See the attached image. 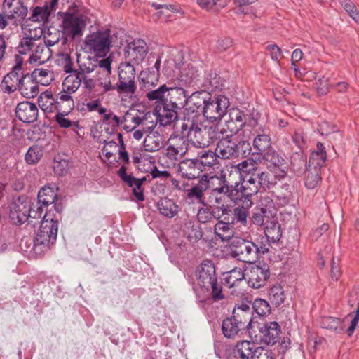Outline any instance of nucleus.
I'll return each instance as SVG.
<instances>
[{"label":"nucleus","mask_w":359,"mask_h":359,"mask_svg":"<svg viewBox=\"0 0 359 359\" xmlns=\"http://www.w3.org/2000/svg\"><path fill=\"white\" fill-rule=\"evenodd\" d=\"M149 101H155L154 114L161 126H166L178 119L179 111L187 104L188 93L181 87H168L163 84L147 92Z\"/></svg>","instance_id":"1"},{"label":"nucleus","mask_w":359,"mask_h":359,"mask_svg":"<svg viewBox=\"0 0 359 359\" xmlns=\"http://www.w3.org/2000/svg\"><path fill=\"white\" fill-rule=\"evenodd\" d=\"M184 133L194 151L196 148L205 149L214 140L219 138L217 127L205 126L201 120H196L193 116H189L187 121H182L181 133Z\"/></svg>","instance_id":"2"},{"label":"nucleus","mask_w":359,"mask_h":359,"mask_svg":"<svg viewBox=\"0 0 359 359\" xmlns=\"http://www.w3.org/2000/svg\"><path fill=\"white\" fill-rule=\"evenodd\" d=\"M219 138L217 143V156L222 159L244 158L250 154L251 146L249 142L238 138L235 133L224 135L219 132Z\"/></svg>","instance_id":"3"},{"label":"nucleus","mask_w":359,"mask_h":359,"mask_svg":"<svg viewBox=\"0 0 359 359\" xmlns=\"http://www.w3.org/2000/svg\"><path fill=\"white\" fill-rule=\"evenodd\" d=\"M197 283L201 289L210 292L214 302L224 299L222 286L218 283L215 266L210 260H204L196 270Z\"/></svg>","instance_id":"4"},{"label":"nucleus","mask_w":359,"mask_h":359,"mask_svg":"<svg viewBox=\"0 0 359 359\" xmlns=\"http://www.w3.org/2000/svg\"><path fill=\"white\" fill-rule=\"evenodd\" d=\"M57 231L58 221L46 214L33 240L32 250L37 256H42L55 243Z\"/></svg>","instance_id":"5"},{"label":"nucleus","mask_w":359,"mask_h":359,"mask_svg":"<svg viewBox=\"0 0 359 359\" xmlns=\"http://www.w3.org/2000/svg\"><path fill=\"white\" fill-rule=\"evenodd\" d=\"M121 44L118 32H113L109 29H99L96 32L88 35L85 39L87 48L97 55H105L111 46H118Z\"/></svg>","instance_id":"6"},{"label":"nucleus","mask_w":359,"mask_h":359,"mask_svg":"<svg viewBox=\"0 0 359 359\" xmlns=\"http://www.w3.org/2000/svg\"><path fill=\"white\" fill-rule=\"evenodd\" d=\"M136 73L133 64L130 62H121L118 67V81L114 90L121 95L131 97L137 90L135 83Z\"/></svg>","instance_id":"7"},{"label":"nucleus","mask_w":359,"mask_h":359,"mask_svg":"<svg viewBox=\"0 0 359 359\" xmlns=\"http://www.w3.org/2000/svg\"><path fill=\"white\" fill-rule=\"evenodd\" d=\"M253 330L249 331L252 340L261 341L266 345H273L279 339L280 327L276 321L265 323H256Z\"/></svg>","instance_id":"8"},{"label":"nucleus","mask_w":359,"mask_h":359,"mask_svg":"<svg viewBox=\"0 0 359 359\" xmlns=\"http://www.w3.org/2000/svg\"><path fill=\"white\" fill-rule=\"evenodd\" d=\"M231 256L238 261L252 263L257 260L255 243L240 237L234 238L229 246Z\"/></svg>","instance_id":"9"},{"label":"nucleus","mask_w":359,"mask_h":359,"mask_svg":"<svg viewBox=\"0 0 359 359\" xmlns=\"http://www.w3.org/2000/svg\"><path fill=\"white\" fill-rule=\"evenodd\" d=\"M229 107V101L225 95L212 96L209 94L203 116L210 122L220 121L226 114Z\"/></svg>","instance_id":"10"},{"label":"nucleus","mask_w":359,"mask_h":359,"mask_svg":"<svg viewBox=\"0 0 359 359\" xmlns=\"http://www.w3.org/2000/svg\"><path fill=\"white\" fill-rule=\"evenodd\" d=\"M241 173L250 174L260 189L266 190L275 184L271 174L259 168L255 161L247 159L237 165Z\"/></svg>","instance_id":"11"},{"label":"nucleus","mask_w":359,"mask_h":359,"mask_svg":"<svg viewBox=\"0 0 359 359\" xmlns=\"http://www.w3.org/2000/svg\"><path fill=\"white\" fill-rule=\"evenodd\" d=\"M189 144L185 133L182 135H172L168 139L165 156L170 160H177L179 156L182 158L186 154L194 156L196 151Z\"/></svg>","instance_id":"12"},{"label":"nucleus","mask_w":359,"mask_h":359,"mask_svg":"<svg viewBox=\"0 0 359 359\" xmlns=\"http://www.w3.org/2000/svg\"><path fill=\"white\" fill-rule=\"evenodd\" d=\"M208 95L209 93L204 91H196L191 95L188 94L187 104L183 111L182 121H187L189 116H194L196 120H201V114H203Z\"/></svg>","instance_id":"13"},{"label":"nucleus","mask_w":359,"mask_h":359,"mask_svg":"<svg viewBox=\"0 0 359 359\" xmlns=\"http://www.w3.org/2000/svg\"><path fill=\"white\" fill-rule=\"evenodd\" d=\"M86 25V17L84 15L69 13L64 14L62 29L67 38L73 40L82 36Z\"/></svg>","instance_id":"14"},{"label":"nucleus","mask_w":359,"mask_h":359,"mask_svg":"<svg viewBox=\"0 0 359 359\" xmlns=\"http://www.w3.org/2000/svg\"><path fill=\"white\" fill-rule=\"evenodd\" d=\"M269 266L265 263L259 262L252 266L246 271V280L249 287L259 289L264 287L270 277Z\"/></svg>","instance_id":"15"},{"label":"nucleus","mask_w":359,"mask_h":359,"mask_svg":"<svg viewBox=\"0 0 359 359\" xmlns=\"http://www.w3.org/2000/svg\"><path fill=\"white\" fill-rule=\"evenodd\" d=\"M15 65L12 68V70L4 76L1 86L5 93H12L15 92L21 82V78L24 77L25 74L22 71V66L23 64V58L22 56L15 55Z\"/></svg>","instance_id":"16"},{"label":"nucleus","mask_w":359,"mask_h":359,"mask_svg":"<svg viewBox=\"0 0 359 359\" xmlns=\"http://www.w3.org/2000/svg\"><path fill=\"white\" fill-rule=\"evenodd\" d=\"M148 53V48L146 42L141 39H136L128 43L124 50V56L133 65H138L142 63Z\"/></svg>","instance_id":"17"},{"label":"nucleus","mask_w":359,"mask_h":359,"mask_svg":"<svg viewBox=\"0 0 359 359\" xmlns=\"http://www.w3.org/2000/svg\"><path fill=\"white\" fill-rule=\"evenodd\" d=\"M250 306V302H245L243 301L238 303L234 306L231 315V317L233 318V320H236L245 329H247L248 332L253 330V325L257 323L252 322V311Z\"/></svg>","instance_id":"18"},{"label":"nucleus","mask_w":359,"mask_h":359,"mask_svg":"<svg viewBox=\"0 0 359 359\" xmlns=\"http://www.w3.org/2000/svg\"><path fill=\"white\" fill-rule=\"evenodd\" d=\"M267 166L276 177H284L287 172V164L285 158L273 149L268 150L263 156Z\"/></svg>","instance_id":"19"},{"label":"nucleus","mask_w":359,"mask_h":359,"mask_svg":"<svg viewBox=\"0 0 359 359\" xmlns=\"http://www.w3.org/2000/svg\"><path fill=\"white\" fill-rule=\"evenodd\" d=\"M147 114H143L142 113L133 114L132 111H127L123 116L122 121L120 120L118 116L114 114L111 119L114 122L113 126L118 127L121 123H125L123 126L124 129L131 130L139 125H144L145 122L147 121Z\"/></svg>","instance_id":"20"},{"label":"nucleus","mask_w":359,"mask_h":359,"mask_svg":"<svg viewBox=\"0 0 359 359\" xmlns=\"http://www.w3.org/2000/svg\"><path fill=\"white\" fill-rule=\"evenodd\" d=\"M117 174L121 180L128 187H133V194L139 201H144L142 184L143 182L146 181L145 177L137 179L132 175H128L126 173V168L125 165H122L120 168Z\"/></svg>","instance_id":"21"},{"label":"nucleus","mask_w":359,"mask_h":359,"mask_svg":"<svg viewBox=\"0 0 359 359\" xmlns=\"http://www.w3.org/2000/svg\"><path fill=\"white\" fill-rule=\"evenodd\" d=\"M227 113L226 126L231 133L236 134L246 125L248 114L236 107L230 109Z\"/></svg>","instance_id":"22"},{"label":"nucleus","mask_w":359,"mask_h":359,"mask_svg":"<svg viewBox=\"0 0 359 359\" xmlns=\"http://www.w3.org/2000/svg\"><path fill=\"white\" fill-rule=\"evenodd\" d=\"M15 114L22 122L32 123L38 118L39 109L34 103L29 101L21 102L16 107Z\"/></svg>","instance_id":"23"},{"label":"nucleus","mask_w":359,"mask_h":359,"mask_svg":"<svg viewBox=\"0 0 359 359\" xmlns=\"http://www.w3.org/2000/svg\"><path fill=\"white\" fill-rule=\"evenodd\" d=\"M210 176L208 175H203L197 184L186 191L187 199L190 200L192 202L196 201L199 203L204 204V192L210 188Z\"/></svg>","instance_id":"24"},{"label":"nucleus","mask_w":359,"mask_h":359,"mask_svg":"<svg viewBox=\"0 0 359 359\" xmlns=\"http://www.w3.org/2000/svg\"><path fill=\"white\" fill-rule=\"evenodd\" d=\"M203 170L194 157L184 159L179 163L178 172L182 177L188 180L201 178Z\"/></svg>","instance_id":"25"},{"label":"nucleus","mask_w":359,"mask_h":359,"mask_svg":"<svg viewBox=\"0 0 359 359\" xmlns=\"http://www.w3.org/2000/svg\"><path fill=\"white\" fill-rule=\"evenodd\" d=\"M2 6L11 20H23L28 13V8L22 0H4Z\"/></svg>","instance_id":"26"},{"label":"nucleus","mask_w":359,"mask_h":359,"mask_svg":"<svg viewBox=\"0 0 359 359\" xmlns=\"http://www.w3.org/2000/svg\"><path fill=\"white\" fill-rule=\"evenodd\" d=\"M9 209V217L13 224L20 225L28 221L27 213L29 210L28 203L23 202L20 198H18L11 203Z\"/></svg>","instance_id":"27"},{"label":"nucleus","mask_w":359,"mask_h":359,"mask_svg":"<svg viewBox=\"0 0 359 359\" xmlns=\"http://www.w3.org/2000/svg\"><path fill=\"white\" fill-rule=\"evenodd\" d=\"M21 95L27 98H32L39 94V84L32 74L26 73L21 78L18 89Z\"/></svg>","instance_id":"28"},{"label":"nucleus","mask_w":359,"mask_h":359,"mask_svg":"<svg viewBox=\"0 0 359 359\" xmlns=\"http://www.w3.org/2000/svg\"><path fill=\"white\" fill-rule=\"evenodd\" d=\"M97 63L96 74L104 75V81L101 82V86L103 87L104 92L114 90V88L111 81V60L109 58H104L101 60H97Z\"/></svg>","instance_id":"29"},{"label":"nucleus","mask_w":359,"mask_h":359,"mask_svg":"<svg viewBox=\"0 0 359 359\" xmlns=\"http://www.w3.org/2000/svg\"><path fill=\"white\" fill-rule=\"evenodd\" d=\"M243 175V182L239 187V191L241 196L244 198V200L251 199V197L260 190L257 182L255 181L252 175L248 173H241Z\"/></svg>","instance_id":"30"},{"label":"nucleus","mask_w":359,"mask_h":359,"mask_svg":"<svg viewBox=\"0 0 359 359\" xmlns=\"http://www.w3.org/2000/svg\"><path fill=\"white\" fill-rule=\"evenodd\" d=\"M259 351H263V348L256 346L254 342L250 341H241L236 346V355L241 359H254Z\"/></svg>","instance_id":"31"},{"label":"nucleus","mask_w":359,"mask_h":359,"mask_svg":"<svg viewBox=\"0 0 359 359\" xmlns=\"http://www.w3.org/2000/svg\"><path fill=\"white\" fill-rule=\"evenodd\" d=\"M35 49L32 51V55L29 57V62L34 65H41L50 60L52 57V52L44 43L35 45Z\"/></svg>","instance_id":"32"},{"label":"nucleus","mask_w":359,"mask_h":359,"mask_svg":"<svg viewBox=\"0 0 359 359\" xmlns=\"http://www.w3.org/2000/svg\"><path fill=\"white\" fill-rule=\"evenodd\" d=\"M252 204V199L244 200L242 205H238L233 208L234 224L238 223L243 226H247L249 210Z\"/></svg>","instance_id":"33"},{"label":"nucleus","mask_w":359,"mask_h":359,"mask_svg":"<svg viewBox=\"0 0 359 359\" xmlns=\"http://www.w3.org/2000/svg\"><path fill=\"white\" fill-rule=\"evenodd\" d=\"M224 285L229 288L237 287L243 280H246V273L238 267H235L230 271L224 273Z\"/></svg>","instance_id":"34"},{"label":"nucleus","mask_w":359,"mask_h":359,"mask_svg":"<svg viewBox=\"0 0 359 359\" xmlns=\"http://www.w3.org/2000/svg\"><path fill=\"white\" fill-rule=\"evenodd\" d=\"M318 325L320 327L329 330L337 334L344 332V322L338 318L324 316L318 319Z\"/></svg>","instance_id":"35"},{"label":"nucleus","mask_w":359,"mask_h":359,"mask_svg":"<svg viewBox=\"0 0 359 359\" xmlns=\"http://www.w3.org/2000/svg\"><path fill=\"white\" fill-rule=\"evenodd\" d=\"M245 329L233 320V318L228 317L223 320L222 325V331L225 337L233 339L240 332H242Z\"/></svg>","instance_id":"36"},{"label":"nucleus","mask_w":359,"mask_h":359,"mask_svg":"<svg viewBox=\"0 0 359 359\" xmlns=\"http://www.w3.org/2000/svg\"><path fill=\"white\" fill-rule=\"evenodd\" d=\"M77 63L79 69L75 71L81 76L89 75L90 73L95 72L97 67V59L95 57H83L82 58L77 57Z\"/></svg>","instance_id":"37"},{"label":"nucleus","mask_w":359,"mask_h":359,"mask_svg":"<svg viewBox=\"0 0 359 359\" xmlns=\"http://www.w3.org/2000/svg\"><path fill=\"white\" fill-rule=\"evenodd\" d=\"M214 230L215 235L222 241L233 240L236 233L234 224L229 222H222L220 220L215 224Z\"/></svg>","instance_id":"38"},{"label":"nucleus","mask_w":359,"mask_h":359,"mask_svg":"<svg viewBox=\"0 0 359 359\" xmlns=\"http://www.w3.org/2000/svg\"><path fill=\"white\" fill-rule=\"evenodd\" d=\"M72 93H67L63 90L56 95L55 102L57 111L69 113L74 107V102L71 96Z\"/></svg>","instance_id":"39"},{"label":"nucleus","mask_w":359,"mask_h":359,"mask_svg":"<svg viewBox=\"0 0 359 359\" xmlns=\"http://www.w3.org/2000/svg\"><path fill=\"white\" fill-rule=\"evenodd\" d=\"M156 206L160 213L166 217L172 218L179 212V206L176 205L173 200L168 198H161Z\"/></svg>","instance_id":"40"},{"label":"nucleus","mask_w":359,"mask_h":359,"mask_svg":"<svg viewBox=\"0 0 359 359\" xmlns=\"http://www.w3.org/2000/svg\"><path fill=\"white\" fill-rule=\"evenodd\" d=\"M264 233L268 241L276 243L280 241L283 231L280 224L272 220L266 222Z\"/></svg>","instance_id":"41"},{"label":"nucleus","mask_w":359,"mask_h":359,"mask_svg":"<svg viewBox=\"0 0 359 359\" xmlns=\"http://www.w3.org/2000/svg\"><path fill=\"white\" fill-rule=\"evenodd\" d=\"M140 85L141 88H144L147 92L150 91L151 87L157 85L159 79V74H157L156 70L146 69L140 74Z\"/></svg>","instance_id":"42"},{"label":"nucleus","mask_w":359,"mask_h":359,"mask_svg":"<svg viewBox=\"0 0 359 359\" xmlns=\"http://www.w3.org/2000/svg\"><path fill=\"white\" fill-rule=\"evenodd\" d=\"M201 149L202 150L197 152L196 156H195L194 158L198 160V163L204 170L206 167L210 168L215 164L217 160V154L216 151L213 152L210 150H205V149Z\"/></svg>","instance_id":"43"},{"label":"nucleus","mask_w":359,"mask_h":359,"mask_svg":"<svg viewBox=\"0 0 359 359\" xmlns=\"http://www.w3.org/2000/svg\"><path fill=\"white\" fill-rule=\"evenodd\" d=\"M39 105L45 112H53L57 111L55 98L53 97L51 91L46 90L42 93L38 99Z\"/></svg>","instance_id":"44"},{"label":"nucleus","mask_w":359,"mask_h":359,"mask_svg":"<svg viewBox=\"0 0 359 359\" xmlns=\"http://www.w3.org/2000/svg\"><path fill=\"white\" fill-rule=\"evenodd\" d=\"M38 84L48 86L54 80V73L52 70L44 68H36L32 73Z\"/></svg>","instance_id":"45"},{"label":"nucleus","mask_w":359,"mask_h":359,"mask_svg":"<svg viewBox=\"0 0 359 359\" xmlns=\"http://www.w3.org/2000/svg\"><path fill=\"white\" fill-rule=\"evenodd\" d=\"M81 85V75L76 71L67 76L62 82V90L67 93H75Z\"/></svg>","instance_id":"46"},{"label":"nucleus","mask_w":359,"mask_h":359,"mask_svg":"<svg viewBox=\"0 0 359 359\" xmlns=\"http://www.w3.org/2000/svg\"><path fill=\"white\" fill-rule=\"evenodd\" d=\"M320 180V170L308 165L304 177L305 186L308 189H313L317 187Z\"/></svg>","instance_id":"47"},{"label":"nucleus","mask_w":359,"mask_h":359,"mask_svg":"<svg viewBox=\"0 0 359 359\" xmlns=\"http://www.w3.org/2000/svg\"><path fill=\"white\" fill-rule=\"evenodd\" d=\"M278 203L281 206L287 205L292 198V187L288 184H283L276 192Z\"/></svg>","instance_id":"48"},{"label":"nucleus","mask_w":359,"mask_h":359,"mask_svg":"<svg viewBox=\"0 0 359 359\" xmlns=\"http://www.w3.org/2000/svg\"><path fill=\"white\" fill-rule=\"evenodd\" d=\"M253 147L260 152H266L271 148V140L269 135L259 134L253 140Z\"/></svg>","instance_id":"49"},{"label":"nucleus","mask_w":359,"mask_h":359,"mask_svg":"<svg viewBox=\"0 0 359 359\" xmlns=\"http://www.w3.org/2000/svg\"><path fill=\"white\" fill-rule=\"evenodd\" d=\"M50 15L48 4H44L43 6H36L33 8L29 20L32 22H45L48 20Z\"/></svg>","instance_id":"50"},{"label":"nucleus","mask_w":359,"mask_h":359,"mask_svg":"<svg viewBox=\"0 0 359 359\" xmlns=\"http://www.w3.org/2000/svg\"><path fill=\"white\" fill-rule=\"evenodd\" d=\"M43 156V149L38 145H33L28 149L25 156V160L29 165H36Z\"/></svg>","instance_id":"51"},{"label":"nucleus","mask_w":359,"mask_h":359,"mask_svg":"<svg viewBox=\"0 0 359 359\" xmlns=\"http://www.w3.org/2000/svg\"><path fill=\"white\" fill-rule=\"evenodd\" d=\"M56 198V194L50 187H43L38 193V203L44 206L53 203Z\"/></svg>","instance_id":"52"},{"label":"nucleus","mask_w":359,"mask_h":359,"mask_svg":"<svg viewBox=\"0 0 359 359\" xmlns=\"http://www.w3.org/2000/svg\"><path fill=\"white\" fill-rule=\"evenodd\" d=\"M197 3L203 9L218 12L226 6L228 0H197Z\"/></svg>","instance_id":"53"},{"label":"nucleus","mask_w":359,"mask_h":359,"mask_svg":"<svg viewBox=\"0 0 359 359\" xmlns=\"http://www.w3.org/2000/svg\"><path fill=\"white\" fill-rule=\"evenodd\" d=\"M269 297L273 304L280 306L285 299L283 288L280 285H273L269 290Z\"/></svg>","instance_id":"54"},{"label":"nucleus","mask_w":359,"mask_h":359,"mask_svg":"<svg viewBox=\"0 0 359 359\" xmlns=\"http://www.w3.org/2000/svg\"><path fill=\"white\" fill-rule=\"evenodd\" d=\"M163 145L162 138L158 135L156 137L154 135H147L144 141V147L145 151L154 152L159 150Z\"/></svg>","instance_id":"55"},{"label":"nucleus","mask_w":359,"mask_h":359,"mask_svg":"<svg viewBox=\"0 0 359 359\" xmlns=\"http://www.w3.org/2000/svg\"><path fill=\"white\" fill-rule=\"evenodd\" d=\"M217 210V217L216 219L217 221H222V222H229L231 224H234L233 218V210H231L228 207L225 206L222 204L220 206H217L215 208Z\"/></svg>","instance_id":"56"},{"label":"nucleus","mask_w":359,"mask_h":359,"mask_svg":"<svg viewBox=\"0 0 359 359\" xmlns=\"http://www.w3.org/2000/svg\"><path fill=\"white\" fill-rule=\"evenodd\" d=\"M217 210L211 207L201 208L197 213V219L201 223H208L216 219Z\"/></svg>","instance_id":"57"},{"label":"nucleus","mask_w":359,"mask_h":359,"mask_svg":"<svg viewBox=\"0 0 359 359\" xmlns=\"http://www.w3.org/2000/svg\"><path fill=\"white\" fill-rule=\"evenodd\" d=\"M252 309L259 316H266L271 313V306L267 301L256 299L252 304Z\"/></svg>","instance_id":"58"},{"label":"nucleus","mask_w":359,"mask_h":359,"mask_svg":"<svg viewBox=\"0 0 359 359\" xmlns=\"http://www.w3.org/2000/svg\"><path fill=\"white\" fill-rule=\"evenodd\" d=\"M35 46V40L32 37H24L17 47L18 55L27 54Z\"/></svg>","instance_id":"59"},{"label":"nucleus","mask_w":359,"mask_h":359,"mask_svg":"<svg viewBox=\"0 0 359 359\" xmlns=\"http://www.w3.org/2000/svg\"><path fill=\"white\" fill-rule=\"evenodd\" d=\"M327 160V154H320L318 153L312 152L309 161V166L311 168H319L325 165Z\"/></svg>","instance_id":"60"},{"label":"nucleus","mask_w":359,"mask_h":359,"mask_svg":"<svg viewBox=\"0 0 359 359\" xmlns=\"http://www.w3.org/2000/svg\"><path fill=\"white\" fill-rule=\"evenodd\" d=\"M219 76L215 72H210L203 83V86L209 88H217L219 86Z\"/></svg>","instance_id":"61"},{"label":"nucleus","mask_w":359,"mask_h":359,"mask_svg":"<svg viewBox=\"0 0 359 359\" xmlns=\"http://www.w3.org/2000/svg\"><path fill=\"white\" fill-rule=\"evenodd\" d=\"M224 189V196H226L231 201H236L237 197V194L239 191V184L236 183L235 186L230 184L228 181L225 180Z\"/></svg>","instance_id":"62"},{"label":"nucleus","mask_w":359,"mask_h":359,"mask_svg":"<svg viewBox=\"0 0 359 359\" xmlns=\"http://www.w3.org/2000/svg\"><path fill=\"white\" fill-rule=\"evenodd\" d=\"M259 208L270 215H272L276 212L274 203L269 196H264L261 198L260 207Z\"/></svg>","instance_id":"63"},{"label":"nucleus","mask_w":359,"mask_h":359,"mask_svg":"<svg viewBox=\"0 0 359 359\" xmlns=\"http://www.w3.org/2000/svg\"><path fill=\"white\" fill-rule=\"evenodd\" d=\"M182 76L187 78V81H189L191 83L196 84L198 81V76H199L198 73V70L190 65H187L186 68H184L182 72Z\"/></svg>","instance_id":"64"}]
</instances>
